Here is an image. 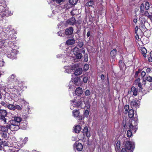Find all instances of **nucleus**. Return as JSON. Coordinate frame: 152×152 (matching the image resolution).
<instances>
[{
  "label": "nucleus",
  "mask_w": 152,
  "mask_h": 152,
  "mask_svg": "<svg viewBox=\"0 0 152 152\" xmlns=\"http://www.w3.org/2000/svg\"><path fill=\"white\" fill-rule=\"evenodd\" d=\"M138 118H136L134 120L130 121V123L129 125V130L135 133L137 129Z\"/></svg>",
  "instance_id": "obj_1"
},
{
  "label": "nucleus",
  "mask_w": 152,
  "mask_h": 152,
  "mask_svg": "<svg viewBox=\"0 0 152 152\" xmlns=\"http://www.w3.org/2000/svg\"><path fill=\"white\" fill-rule=\"evenodd\" d=\"M8 127L11 131H17L19 129V125L16 124L13 120H10L9 124Z\"/></svg>",
  "instance_id": "obj_2"
},
{
  "label": "nucleus",
  "mask_w": 152,
  "mask_h": 152,
  "mask_svg": "<svg viewBox=\"0 0 152 152\" xmlns=\"http://www.w3.org/2000/svg\"><path fill=\"white\" fill-rule=\"evenodd\" d=\"M149 4L148 2H146L142 3L140 6V12L143 13L144 11L147 10L149 9Z\"/></svg>",
  "instance_id": "obj_3"
},
{
  "label": "nucleus",
  "mask_w": 152,
  "mask_h": 152,
  "mask_svg": "<svg viewBox=\"0 0 152 152\" xmlns=\"http://www.w3.org/2000/svg\"><path fill=\"white\" fill-rule=\"evenodd\" d=\"M124 147L128 149L127 151H129L130 152H133L134 148V146L132 142L127 141H126Z\"/></svg>",
  "instance_id": "obj_4"
},
{
  "label": "nucleus",
  "mask_w": 152,
  "mask_h": 152,
  "mask_svg": "<svg viewBox=\"0 0 152 152\" xmlns=\"http://www.w3.org/2000/svg\"><path fill=\"white\" fill-rule=\"evenodd\" d=\"M71 102H72L70 104V109L72 110L74 109V106L73 105V104L75 103L74 105L75 107H78L80 106L82 104V99H80L79 101L76 102H75V99L72 101Z\"/></svg>",
  "instance_id": "obj_5"
},
{
  "label": "nucleus",
  "mask_w": 152,
  "mask_h": 152,
  "mask_svg": "<svg viewBox=\"0 0 152 152\" xmlns=\"http://www.w3.org/2000/svg\"><path fill=\"white\" fill-rule=\"evenodd\" d=\"M16 50L15 49L12 50L11 52L7 53V57L12 59H15L16 58Z\"/></svg>",
  "instance_id": "obj_6"
},
{
  "label": "nucleus",
  "mask_w": 152,
  "mask_h": 152,
  "mask_svg": "<svg viewBox=\"0 0 152 152\" xmlns=\"http://www.w3.org/2000/svg\"><path fill=\"white\" fill-rule=\"evenodd\" d=\"M17 80L15 75L12 74L7 78V82L10 84L11 83H14Z\"/></svg>",
  "instance_id": "obj_7"
},
{
  "label": "nucleus",
  "mask_w": 152,
  "mask_h": 152,
  "mask_svg": "<svg viewBox=\"0 0 152 152\" xmlns=\"http://www.w3.org/2000/svg\"><path fill=\"white\" fill-rule=\"evenodd\" d=\"M134 115V110L133 109H130L129 110L128 112V115L129 117L130 118H132V119L130 120V121H131L132 120H134L135 118H137V116L135 117V118L133 117Z\"/></svg>",
  "instance_id": "obj_8"
},
{
  "label": "nucleus",
  "mask_w": 152,
  "mask_h": 152,
  "mask_svg": "<svg viewBox=\"0 0 152 152\" xmlns=\"http://www.w3.org/2000/svg\"><path fill=\"white\" fill-rule=\"evenodd\" d=\"M19 128L22 129H25L27 127V123L26 121H24L23 122L19 124Z\"/></svg>",
  "instance_id": "obj_9"
},
{
  "label": "nucleus",
  "mask_w": 152,
  "mask_h": 152,
  "mask_svg": "<svg viewBox=\"0 0 152 152\" xmlns=\"http://www.w3.org/2000/svg\"><path fill=\"white\" fill-rule=\"evenodd\" d=\"M73 29L72 27L66 28L65 31V33L67 35H70L73 33Z\"/></svg>",
  "instance_id": "obj_10"
},
{
  "label": "nucleus",
  "mask_w": 152,
  "mask_h": 152,
  "mask_svg": "<svg viewBox=\"0 0 152 152\" xmlns=\"http://www.w3.org/2000/svg\"><path fill=\"white\" fill-rule=\"evenodd\" d=\"M83 135L85 136H86L88 137H89L90 136V133L88 131V129L87 126L85 127L83 131Z\"/></svg>",
  "instance_id": "obj_11"
},
{
  "label": "nucleus",
  "mask_w": 152,
  "mask_h": 152,
  "mask_svg": "<svg viewBox=\"0 0 152 152\" xmlns=\"http://www.w3.org/2000/svg\"><path fill=\"white\" fill-rule=\"evenodd\" d=\"M22 118L20 116H15L14 117V119H12L11 120H13L14 121H15L16 124L19 125L20 123V122L22 121Z\"/></svg>",
  "instance_id": "obj_12"
},
{
  "label": "nucleus",
  "mask_w": 152,
  "mask_h": 152,
  "mask_svg": "<svg viewBox=\"0 0 152 152\" xmlns=\"http://www.w3.org/2000/svg\"><path fill=\"white\" fill-rule=\"evenodd\" d=\"M130 105L133 107L137 108L139 107V104L137 103L136 101L135 100H133L130 103Z\"/></svg>",
  "instance_id": "obj_13"
},
{
  "label": "nucleus",
  "mask_w": 152,
  "mask_h": 152,
  "mask_svg": "<svg viewBox=\"0 0 152 152\" xmlns=\"http://www.w3.org/2000/svg\"><path fill=\"white\" fill-rule=\"evenodd\" d=\"M83 69L81 68H76L74 72L75 75H80L82 72Z\"/></svg>",
  "instance_id": "obj_14"
},
{
  "label": "nucleus",
  "mask_w": 152,
  "mask_h": 152,
  "mask_svg": "<svg viewBox=\"0 0 152 152\" xmlns=\"http://www.w3.org/2000/svg\"><path fill=\"white\" fill-rule=\"evenodd\" d=\"M75 41L74 39H69L66 41V44L68 45H72L75 44Z\"/></svg>",
  "instance_id": "obj_15"
},
{
  "label": "nucleus",
  "mask_w": 152,
  "mask_h": 152,
  "mask_svg": "<svg viewBox=\"0 0 152 152\" xmlns=\"http://www.w3.org/2000/svg\"><path fill=\"white\" fill-rule=\"evenodd\" d=\"M9 129L8 125L6 126L0 125V130L3 132H7Z\"/></svg>",
  "instance_id": "obj_16"
},
{
  "label": "nucleus",
  "mask_w": 152,
  "mask_h": 152,
  "mask_svg": "<svg viewBox=\"0 0 152 152\" xmlns=\"http://www.w3.org/2000/svg\"><path fill=\"white\" fill-rule=\"evenodd\" d=\"M22 102L24 103V104H25V105L24 106H23V108L24 110H26L29 111V109H30L29 106L28 104H27V103L26 102H25L24 100H23L22 101Z\"/></svg>",
  "instance_id": "obj_17"
},
{
  "label": "nucleus",
  "mask_w": 152,
  "mask_h": 152,
  "mask_svg": "<svg viewBox=\"0 0 152 152\" xmlns=\"http://www.w3.org/2000/svg\"><path fill=\"white\" fill-rule=\"evenodd\" d=\"M76 22L75 19L73 17H72L71 18H69L68 20V23L72 25L74 24Z\"/></svg>",
  "instance_id": "obj_18"
},
{
  "label": "nucleus",
  "mask_w": 152,
  "mask_h": 152,
  "mask_svg": "<svg viewBox=\"0 0 152 152\" xmlns=\"http://www.w3.org/2000/svg\"><path fill=\"white\" fill-rule=\"evenodd\" d=\"M83 93V90L80 87L77 88L75 90V94L78 96H79L81 94Z\"/></svg>",
  "instance_id": "obj_19"
},
{
  "label": "nucleus",
  "mask_w": 152,
  "mask_h": 152,
  "mask_svg": "<svg viewBox=\"0 0 152 152\" xmlns=\"http://www.w3.org/2000/svg\"><path fill=\"white\" fill-rule=\"evenodd\" d=\"M131 91L133 92V95L136 96L137 95L138 93L137 89L135 87H132L131 88Z\"/></svg>",
  "instance_id": "obj_20"
},
{
  "label": "nucleus",
  "mask_w": 152,
  "mask_h": 152,
  "mask_svg": "<svg viewBox=\"0 0 152 152\" xmlns=\"http://www.w3.org/2000/svg\"><path fill=\"white\" fill-rule=\"evenodd\" d=\"M77 149L79 151H81L83 148L82 144L80 143H78L76 145Z\"/></svg>",
  "instance_id": "obj_21"
},
{
  "label": "nucleus",
  "mask_w": 152,
  "mask_h": 152,
  "mask_svg": "<svg viewBox=\"0 0 152 152\" xmlns=\"http://www.w3.org/2000/svg\"><path fill=\"white\" fill-rule=\"evenodd\" d=\"M141 51L143 55V56L144 57H146V54L147 53V50L146 48L144 47H141Z\"/></svg>",
  "instance_id": "obj_22"
},
{
  "label": "nucleus",
  "mask_w": 152,
  "mask_h": 152,
  "mask_svg": "<svg viewBox=\"0 0 152 152\" xmlns=\"http://www.w3.org/2000/svg\"><path fill=\"white\" fill-rule=\"evenodd\" d=\"M117 50L115 49H114L112 50L110 53L111 56L113 58H115L116 55Z\"/></svg>",
  "instance_id": "obj_23"
},
{
  "label": "nucleus",
  "mask_w": 152,
  "mask_h": 152,
  "mask_svg": "<svg viewBox=\"0 0 152 152\" xmlns=\"http://www.w3.org/2000/svg\"><path fill=\"white\" fill-rule=\"evenodd\" d=\"M11 14L10 12L9 11L8 9H5V10H4L2 15L4 16L7 17L10 15Z\"/></svg>",
  "instance_id": "obj_24"
},
{
  "label": "nucleus",
  "mask_w": 152,
  "mask_h": 152,
  "mask_svg": "<svg viewBox=\"0 0 152 152\" xmlns=\"http://www.w3.org/2000/svg\"><path fill=\"white\" fill-rule=\"evenodd\" d=\"M73 115L75 117H77L79 116L80 114L79 110H74L73 111Z\"/></svg>",
  "instance_id": "obj_25"
},
{
  "label": "nucleus",
  "mask_w": 152,
  "mask_h": 152,
  "mask_svg": "<svg viewBox=\"0 0 152 152\" xmlns=\"http://www.w3.org/2000/svg\"><path fill=\"white\" fill-rule=\"evenodd\" d=\"M7 113L6 110H0V116H7Z\"/></svg>",
  "instance_id": "obj_26"
},
{
  "label": "nucleus",
  "mask_w": 152,
  "mask_h": 152,
  "mask_svg": "<svg viewBox=\"0 0 152 152\" xmlns=\"http://www.w3.org/2000/svg\"><path fill=\"white\" fill-rule=\"evenodd\" d=\"M70 13L72 16L77 15L78 14V10L77 9H73L71 11Z\"/></svg>",
  "instance_id": "obj_27"
},
{
  "label": "nucleus",
  "mask_w": 152,
  "mask_h": 152,
  "mask_svg": "<svg viewBox=\"0 0 152 152\" xmlns=\"http://www.w3.org/2000/svg\"><path fill=\"white\" fill-rule=\"evenodd\" d=\"M94 4V0H91L86 4V6L87 7H92Z\"/></svg>",
  "instance_id": "obj_28"
},
{
  "label": "nucleus",
  "mask_w": 152,
  "mask_h": 152,
  "mask_svg": "<svg viewBox=\"0 0 152 152\" xmlns=\"http://www.w3.org/2000/svg\"><path fill=\"white\" fill-rule=\"evenodd\" d=\"M73 50V52L75 55L80 52V50L77 47H75Z\"/></svg>",
  "instance_id": "obj_29"
},
{
  "label": "nucleus",
  "mask_w": 152,
  "mask_h": 152,
  "mask_svg": "<svg viewBox=\"0 0 152 152\" xmlns=\"http://www.w3.org/2000/svg\"><path fill=\"white\" fill-rule=\"evenodd\" d=\"M80 131V125H77L75 128V131L76 133H78Z\"/></svg>",
  "instance_id": "obj_30"
},
{
  "label": "nucleus",
  "mask_w": 152,
  "mask_h": 152,
  "mask_svg": "<svg viewBox=\"0 0 152 152\" xmlns=\"http://www.w3.org/2000/svg\"><path fill=\"white\" fill-rule=\"evenodd\" d=\"M7 107L10 110H15V105L12 104H9L7 105Z\"/></svg>",
  "instance_id": "obj_31"
},
{
  "label": "nucleus",
  "mask_w": 152,
  "mask_h": 152,
  "mask_svg": "<svg viewBox=\"0 0 152 152\" xmlns=\"http://www.w3.org/2000/svg\"><path fill=\"white\" fill-rule=\"evenodd\" d=\"M78 0H69V3L72 5H75L77 3Z\"/></svg>",
  "instance_id": "obj_32"
},
{
  "label": "nucleus",
  "mask_w": 152,
  "mask_h": 152,
  "mask_svg": "<svg viewBox=\"0 0 152 152\" xmlns=\"http://www.w3.org/2000/svg\"><path fill=\"white\" fill-rule=\"evenodd\" d=\"M2 139H7V132H3L1 134Z\"/></svg>",
  "instance_id": "obj_33"
},
{
  "label": "nucleus",
  "mask_w": 152,
  "mask_h": 152,
  "mask_svg": "<svg viewBox=\"0 0 152 152\" xmlns=\"http://www.w3.org/2000/svg\"><path fill=\"white\" fill-rule=\"evenodd\" d=\"M121 146V142L120 141L118 140L117 141L116 144V146L115 147V148H117L118 151L119 149Z\"/></svg>",
  "instance_id": "obj_34"
},
{
  "label": "nucleus",
  "mask_w": 152,
  "mask_h": 152,
  "mask_svg": "<svg viewBox=\"0 0 152 152\" xmlns=\"http://www.w3.org/2000/svg\"><path fill=\"white\" fill-rule=\"evenodd\" d=\"M141 26H139V27L142 28V29H145L146 28L145 25L144 23H145V21L144 20L143 21H142V20H141Z\"/></svg>",
  "instance_id": "obj_35"
},
{
  "label": "nucleus",
  "mask_w": 152,
  "mask_h": 152,
  "mask_svg": "<svg viewBox=\"0 0 152 152\" xmlns=\"http://www.w3.org/2000/svg\"><path fill=\"white\" fill-rule=\"evenodd\" d=\"M75 55L76 56V58L78 59H81L83 57L82 55L80 52Z\"/></svg>",
  "instance_id": "obj_36"
},
{
  "label": "nucleus",
  "mask_w": 152,
  "mask_h": 152,
  "mask_svg": "<svg viewBox=\"0 0 152 152\" xmlns=\"http://www.w3.org/2000/svg\"><path fill=\"white\" fill-rule=\"evenodd\" d=\"M146 80L149 82H152V77L149 75H147L146 77Z\"/></svg>",
  "instance_id": "obj_37"
},
{
  "label": "nucleus",
  "mask_w": 152,
  "mask_h": 152,
  "mask_svg": "<svg viewBox=\"0 0 152 152\" xmlns=\"http://www.w3.org/2000/svg\"><path fill=\"white\" fill-rule=\"evenodd\" d=\"M6 116H1L0 119L2 121H3L4 123H7V119L5 118Z\"/></svg>",
  "instance_id": "obj_38"
},
{
  "label": "nucleus",
  "mask_w": 152,
  "mask_h": 152,
  "mask_svg": "<svg viewBox=\"0 0 152 152\" xmlns=\"http://www.w3.org/2000/svg\"><path fill=\"white\" fill-rule=\"evenodd\" d=\"M132 131L130 130H128L127 132V135L128 137H131L132 135Z\"/></svg>",
  "instance_id": "obj_39"
},
{
  "label": "nucleus",
  "mask_w": 152,
  "mask_h": 152,
  "mask_svg": "<svg viewBox=\"0 0 152 152\" xmlns=\"http://www.w3.org/2000/svg\"><path fill=\"white\" fill-rule=\"evenodd\" d=\"M23 106L21 107L20 105L17 104L15 105V110L16 109L18 110H21Z\"/></svg>",
  "instance_id": "obj_40"
},
{
  "label": "nucleus",
  "mask_w": 152,
  "mask_h": 152,
  "mask_svg": "<svg viewBox=\"0 0 152 152\" xmlns=\"http://www.w3.org/2000/svg\"><path fill=\"white\" fill-rule=\"evenodd\" d=\"M141 70L140 69H139L136 72L134 75V77H137L138 76L139 74L141 72Z\"/></svg>",
  "instance_id": "obj_41"
},
{
  "label": "nucleus",
  "mask_w": 152,
  "mask_h": 152,
  "mask_svg": "<svg viewBox=\"0 0 152 152\" xmlns=\"http://www.w3.org/2000/svg\"><path fill=\"white\" fill-rule=\"evenodd\" d=\"M91 93L89 90H87L86 91L85 94L86 96H89L91 95Z\"/></svg>",
  "instance_id": "obj_42"
},
{
  "label": "nucleus",
  "mask_w": 152,
  "mask_h": 152,
  "mask_svg": "<svg viewBox=\"0 0 152 152\" xmlns=\"http://www.w3.org/2000/svg\"><path fill=\"white\" fill-rule=\"evenodd\" d=\"M5 9L3 6L1 5L0 6V12L2 13V14L4 12V10Z\"/></svg>",
  "instance_id": "obj_43"
},
{
  "label": "nucleus",
  "mask_w": 152,
  "mask_h": 152,
  "mask_svg": "<svg viewBox=\"0 0 152 152\" xmlns=\"http://www.w3.org/2000/svg\"><path fill=\"white\" fill-rule=\"evenodd\" d=\"M88 55L87 54H85L84 55V61L85 62H87L88 61Z\"/></svg>",
  "instance_id": "obj_44"
},
{
  "label": "nucleus",
  "mask_w": 152,
  "mask_h": 152,
  "mask_svg": "<svg viewBox=\"0 0 152 152\" xmlns=\"http://www.w3.org/2000/svg\"><path fill=\"white\" fill-rule=\"evenodd\" d=\"M149 11L150 13V18L152 20V6L150 8Z\"/></svg>",
  "instance_id": "obj_45"
},
{
  "label": "nucleus",
  "mask_w": 152,
  "mask_h": 152,
  "mask_svg": "<svg viewBox=\"0 0 152 152\" xmlns=\"http://www.w3.org/2000/svg\"><path fill=\"white\" fill-rule=\"evenodd\" d=\"M150 57L148 58V60L150 62H152V51H151L150 54Z\"/></svg>",
  "instance_id": "obj_46"
},
{
  "label": "nucleus",
  "mask_w": 152,
  "mask_h": 152,
  "mask_svg": "<svg viewBox=\"0 0 152 152\" xmlns=\"http://www.w3.org/2000/svg\"><path fill=\"white\" fill-rule=\"evenodd\" d=\"M123 61L121 60L120 59L119 61L118 64L120 67H121L123 65Z\"/></svg>",
  "instance_id": "obj_47"
},
{
  "label": "nucleus",
  "mask_w": 152,
  "mask_h": 152,
  "mask_svg": "<svg viewBox=\"0 0 152 152\" xmlns=\"http://www.w3.org/2000/svg\"><path fill=\"white\" fill-rule=\"evenodd\" d=\"M11 26H9L5 28V30L7 31L10 32L11 31Z\"/></svg>",
  "instance_id": "obj_48"
},
{
  "label": "nucleus",
  "mask_w": 152,
  "mask_h": 152,
  "mask_svg": "<svg viewBox=\"0 0 152 152\" xmlns=\"http://www.w3.org/2000/svg\"><path fill=\"white\" fill-rule=\"evenodd\" d=\"M88 77L87 76L84 77L83 78V81L84 83H86L88 81Z\"/></svg>",
  "instance_id": "obj_49"
},
{
  "label": "nucleus",
  "mask_w": 152,
  "mask_h": 152,
  "mask_svg": "<svg viewBox=\"0 0 152 152\" xmlns=\"http://www.w3.org/2000/svg\"><path fill=\"white\" fill-rule=\"evenodd\" d=\"M128 149L124 147V148L122 149L121 152H130L129 151H127Z\"/></svg>",
  "instance_id": "obj_50"
},
{
  "label": "nucleus",
  "mask_w": 152,
  "mask_h": 152,
  "mask_svg": "<svg viewBox=\"0 0 152 152\" xmlns=\"http://www.w3.org/2000/svg\"><path fill=\"white\" fill-rule=\"evenodd\" d=\"M89 115V112L88 111L86 110L84 113V116L85 117H87Z\"/></svg>",
  "instance_id": "obj_51"
},
{
  "label": "nucleus",
  "mask_w": 152,
  "mask_h": 152,
  "mask_svg": "<svg viewBox=\"0 0 152 152\" xmlns=\"http://www.w3.org/2000/svg\"><path fill=\"white\" fill-rule=\"evenodd\" d=\"M144 11L145 12H144V15L150 18V14H149L148 12V11Z\"/></svg>",
  "instance_id": "obj_52"
},
{
  "label": "nucleus",
  "mask_w": 152,
  "mask_h": 152,
  "mask_svg": "<svg viewBox=\"0 0 152 152\" xmlns=\"http://www.w3.org/2000/svg\"><path fill=\"white\" fill-rule=\"evenodd\" d=\"M80 79V78L79 77H75L74 79V81L75 83H77L78 80H79Z\"/></svg>",
  "instance_id": "obj_53"
},
{
  "label": "nucleus",
  "mask_w": 152,
  "mask_h": 152,
  "mask_svg": "<svg viewBox=\"0 0 152 152\" xmlns=\"http://www.w3.org/2000/svg\"><path fill=\"white\" fill-rule=\"evenodd\" d=\"M78 46L80 48H81L83 46V42H78Z\"/></svg>",
  "instance_id": "obj_54"
},
{
  "label": "nucleus",
  "mask_w": 152,
  "mask_h": 152,
  "mask_svg": "<svg viewBox=\"0 0 152 152\" xmlns=\"http://www.w3.org/2000/svg\"><path fill=\"white\" fill-rule=\"evenodd\" d=\"M141 76L142 77H144L146 75V72L144 71L141 72Z\"/></svg>",
  "instance_id": "obj_55"
},
{
  "label": "nucleus",
  "mask_w": 152,
  "mask_h": 152,
  "mask_svg": "<svg viewBox=\"0 0 152 152\" xmlns=\"http://www.w3.org/2000/svg\"><path fill=\"white\" fill-rule=\"evenodd\" d=\"M129 108V105H125L124 107V109L125 111L126 112L127 111Z\"/></svg>",
  "instance_id": "obj_56"
},
{
  "label": "nucleus",
  "mask_w": 152,
  "mask_h": 152,
  "mask_svg": "<svg viewBox=\"0 0 152 152\" xmlns=\"http://www.w3.org/2000/svg\"><path fill=\"white\" fill-rule=\"evenodd\" d=\"M28 138L27 137H25L23 141V142L25 144L26 143L27 141H28Z\"/></svg>",
  "instance_id": "obj_57"
},
{
  "label": "nucleus",
  "mask_w": 152,
  "mask_h": 152,
  "mask_svg": "<svg viewBox=\"0 0 152 152\" xmlns=\"http://www.w3.org/2000/svg\"><path fill=\"white\" fill-rule=\"evenodd\" d=\"M137 85L140 88V90L142 89V86L141 83H137Z\"/></svg>",
  "instance_id": "obj_58"
},
{
  "label": "nucleus",
  "mask_w": 152,
  "mask_h": 152,
  "mask_svg": "<svg viewBox=\"0 0 152 152\" xmlns=\"http://www.w3.org/2000/svg\"><path fill=\"white\" fill-rule=\"evenodd\" d=\"M53 1H55L58 4H60L62 2L63 0H52Z\"/></svg>",
  "instance_id": "obj_59"
},
{
  "label": "nucleus",
  "mask_w": 152,
  "mask_h": 152,
  "mask_svg": "<svg viewBox=\"0 0 152 152\" xmlns=\"http://www.w3.org/2000/svg\"><path fill=\"white\" fill-rule=\"evenodd\" d=\"M1 104L2 106H4V107H6L7 105V104H6V103L3 101L1 102Z\"/></svg>",
  "instance_id": "obj_60"
},
{
  "label": "nucleus",
  "mask_w": 152,
  "mask_h": 152,
  "mask_svg": "<svg viewBox=\"0 0 152 152\" xmlns=\"http://www.w3.org/2000/svg\"><path fill=\"white\" fill-rule=\"evenodd\" d=\"M84 69L87 70L88 68V65L87 64H85L84 66Z\"/></svg>",
  "instance_id": "obj_61"
},
{
  "label": "nucleus",
  "mask_w": 152,
  "mask_h": 152,
  "mask_svg": "<svg viewBox=\"0 0 152 152\" xmlns=\"http://www.w3.org/2000/svg\"><path fill=\"white\" fill-rule=\"evenodd\" d=\"M140 78H138L137 80H135V83H140L139 82L140 81Z\"/></svg>",
  "instance_id": "obj_62"
},
{
  "label": "nucleus",
  "mask_w": 152,
  "mask_h": 152,
  "mask_svg": "<svg viewBox=\"0 0 152 152\" xmlns=\"http://www.w3.org/2000/svg\"><path fill=\"white\" fill-rule=\"evenodd\" d=\"M151 69L150 68H147L146 72L147 73L150 72L151 71Z\"/></svg>",
  "instance_id": "obj_63"
},
{
  "label": "nucleus",
  "mask_w": 152,
  "mask_h": 152,
  "mask_svg": "<svg viewBox=\"0 0 152 152\" xmlns=\"http://www.w3.org/2000/svg\"><path fill=\"white\" fill-rule=\"evenodd\" d=\"M104 77L103 74L101 75V78L102 80H103L104 79Z\"/></svg>",
  "instance_id": "obj_64"
}]
</instances>
